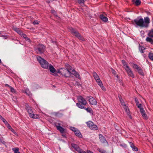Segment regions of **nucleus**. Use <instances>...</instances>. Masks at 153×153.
<instances>
[{"mask_svg": "<svg viewBox=\"0 0 153 153\" xmlns=\"http://www.w3.org/2000/svg\"><path fill=\"white\" fill-rule=\"evenodd\" d=\"M150 22V19L148 17H145L144 19L142 18H137L134 19L133 24L141 27H147Z\"/></svg>", "mask_w": 153, "mask_h": 153, "instance_id": "f257e3e1", "label": "nucleus"}, {"mask_svg": "<svg viewBox=\"0 0 153 153\" xmlns=\"http://www.w3.org/2000/svg\"><path fill=\"white\" fill-rule=\"evenodd\" d=\"M37 61L40 64L41 67L45 69H47L49 65L48 62L44 59L42 58L40 56H38L36 57Z\"/></svg>", "mask_w": 153, "mask_h": 153, "instance_id": "f03ea898", "label": "nucleus"}, {"mask_svg": "<svg viewBox=\"0 0 153 153\" xmlns=\"http://www.w3.org/2000/svg\"><path fill=\"white\" fill-rule=\"evenodd\" d=\"M70 32L73 35L75 36L80 40L84 41L85 39L76 30L72 27H70L69 28Z\"/></svg>", "mask_w": 153, "mask_h": 153, "instance_id": "7ed1b4c3", "label": "nucleus"}, {"mask_svg": "<svg viewBox=\"0 0 153 153\" xmlns=\"http://www.w3.org/2000/svg\"><path fill=\"white\" fill-rule=\"evenodd\" d=\"M92 74L93 77L97 82V83L98 85L100 86L102 90L104 91L105 90V88L104 87L98 75L95 71H94L93 72Z\"/></svg>", "mask_w": 153, "mask_h": 153, "instance_id": "20e7f679", "label": "nucleus"}, {"mask_svg": "<svg viewBox=\"0 0 153 153\" xmlns=\"http://www.w3.org/2000/svg\"><path fill=\"white\" fill-rule=\"evenodd\" d=\"M57 73L66 77L69 76L71 74L70 71L64 68H62L58 70Z\"/></svg>", "mask_w": 153, "mask_h": 153, "instance_id": "39448f33", "label": "nucleus"}, {"mask_svg": "<svg viewBox=\"0 0 153 153\" xmlns=\"http://www.w3.org/2000/svg\"><path fill=\"white\" fill-rule=\"evenodd\" d=\"M45 47L43 45H40L37 46V48L35 49L36 53L37 54L43 53L45 50Z\"/></svg>", "mask_w": 153, "mask_h": 153, "instance_id": "423d86ee", "label": "nucleus"}, {"mask_svg": "<svg viewBox=\"0 0 153 153\" xmlns=\"http://www.w3.org/2000/svg\"><path fill=\"white\" fill-rule=\"evenodd\" d=\"M124 69L128 76L131 77L132 78L134 77V75L133 71L128 65H126Z\"/></svg>", "mask_w": 153, "mask_h": 153, "instance_id": "0eeeda50", "label": "nucleus"}, {"mask_svg": "<svg viewBox=\"0 0 153 153\" xmlns=\"http://www.w3.org/2000/svg\"><path fill=\"white\" fill-rule=\"evenodd\" d=\"M86 124L92 130H96L98 129V127L97 126L94 124V123L91 121H90L86 122Z\"/></svg>", "mask_w": 153, "mask_h": 153, "instance_id": "6e6552de", "label": "nucleus"}, {"mask_svg": "<svg viewBox=\"0 0 153 153\" xmlns=\"http://www.w3.org/2000/svg\"><path fill=\"white\" fill-rule=\"evenodd\" d=\"M72 147L74 149L77 151L79 153H87L85 151H83L82 149H80L79 147L76 144L72 143L71 144Z\"/></svg>", "mask_w": 153, "mask_h": 153, "instance_id": "1a4fd4ad", "label": "nucleus"}, {"mask_svg": "<svg viewBox=\"0 0 153 153\" xmlns=\"http://www.w3.org/2000/svg\"><path fill=\"white\" fill-rule=\"evenodd\" d=\"M77 100L80 104L81 103L82 105H86L87 103V102L85 99L82 97L79 96L77 98Z\"/></svg>", "mask_w": 153, "mask_h": 153, "instance_id": "9d476101", "label": "nucleus"}, {"mask_svg": "<svg viewBox=\"0 0 153 153\" xmlns=\"http://www.w3.org/2000/svg\"><path fill=\"white\" fill-rule=\"evenodd\" d=\"M76 105L79 108L85 109L88 112L91 113L92 111V109L89 107L86 108L83 106L82 105L80 104L79 103H76Z\"/></svg>", "mask_w": 153, "mask_h": 153, "instance_id": "9b49d317", "label": "nucleus"}, {"mask_svg": "<svg viewBox=\"0 0 153 153\" xmlns=\"http://www.w3.org/2000/svg\"><path fill=\"white\" fill-rule=\"evenodd\" d=\"M89 102L90 104L92 105H96L97 104V101L93 97L90 96L88 97Z\"/></svg>", "mask_w": 153, "mask_h": 153, "instance_id": "f8f14e48", "label": "nucleus"}, {"mask_svg": "<svg viewBox=\"0 0 153 153\" xmlns=\"http://www.w3.org/2000/svg\"><path fill=\"white\" fill-rule=\"evenodd\" d=\"M139 108L140 110V112L141 114L143 119L145 120H147L148 119V117L143 108L142 107L140 108Z\"/></svg>", "mask_w": 153, "mask_h": 153, "instance_id": "ddd939ff", "label": "nucleus"}, {"mask_svg": "<svg viewBox=\"0 0 153 153\" xmlns=\"http://www.w3.org/2000/svg\"><path fill=\"white\" fill-rule=\"evenodd\" d=\"M60 124L59 123L58 125H56L55 126L57 129L61 133H63L65 132V129L62 127L60 126Z\"/></svg>", "mask_w": 153, "mask_h": 153, "instance_id": "4468645a", "label": "nucleus"}, {"mask_svg": "<svg viewBox=\"0 0 153 153\" xmlns=\"http://www.w3.org/2000/svg\"><path fill=\"white\" fill-rule=\"evenodd\" d=\"M99 136L100 141L102 143H107V141L104 136H103L101 134H99Z\"/></svg>", "mask_w": 153, "mask_h": 153, "instance_id": "2eb2a0df", "label": "nucleus"}, {"mask_svg": "<svg viewBox=\"0 0 153 153\" xmlns=\"http://www.w3.org/2000/svg\"><path fill=\"white\" fill-rule=\"evenodd\" d=\"M100 18L104 22H106L108 21V18L103 14H100Z\"/></svg>", "mask_w": 153, "mask_h": 153, "instance_id": "dca6fc26", "label": "nucleus"}, {"mask_svg": "<svg viewBox=\"0 0 153 153\" xmlns=\"http://www.w3.org/2000/svg\"><path fill=\"white\" fill-rule=\"evenodd\" d=\"M132 66L135 71H137V72L141 68L139 66L137 65L134 63L132 64Z\"/></svg>", "mask_w": 153, "mask_h": 153, "instance_id": "f3484780", "label": "nucleus"}, {"mask_svg": "<svg viewBox=\"0 0 153 153\" xmlns=\"http://www.w3.org/2000/svg\"><path fill=\"white\" fill-rule=\"evenodd\" d=\"M48 68L51 72L55 73L56 72V69H55L52 65H49Z\"/></svg>", "mask_w": 153, "mask_h": 153, "instance_id": "a211bd4d", "label": "nucleus"}, {"mask_svg": "<svg viewBox=\"0 0 153 153\" xmlns=\"http://www.w3.org/2000/svg\"><path fill=\"white\" fill-rule=\"evenodd\" d=\"M74 128V130H73V131H74L75 134L76 136L80 137H82V135L80 132L79 130H75L76 129L75 128Z\"/></svg>", "mask_w": 153, "mask_h": 153, "instance_id": "6ab92c4d", "label": "nucleus"}, {"mask_svg": "<svg viewBox=\"0 0 153 153\" xmlns=\"http://www.w3.org/2000/svg\"><path fill=\"white\" fill-rule=\"evenodd\" d=\"M26 109L29 114V116L30 117V116L33 114L30 107L29 106H28L26 108Z\"/></svg>", "mask_w": 153, "mask_h": 153, "instance_id": "aec40b11", "label": "nucleus"}, {"mask_svg": "<svg viewBox=\"0 0 153 153\" xmlns=\"http://www.w3.org/2000/svg\"><path fill=\"white\" fill-rule=\"evenodd\" d=\"M73 75L75 76L76 77L78 78L79 79H80V76L79 74L76 72L75 70H72V71Z\"/></svg>", "mask_w": 153, "mask_h": 153, "instance_id": "412c9836", "label": "nucleus"}, {"mask_svg": "<svg viewBox=\"0 0 153 153\" xmlns=\"http://www.w3.org/2000/svg\"><path fill=\"white\" fill-rule=\"evenodd\" d=\"M132 1L133 3H134L136 6H138L140 5L141 3L140 0H132Z\"/></svg>", "mask_w": 153, "mask_h": 153, "instance_id": "4be33fe9", "label": "nucleus"}, {"mask_svg": "<svg viewBox=\"0 0 153 153\" xmlns=\"http://www.w3.org/2000/svg\"><path fill=\"white\" fill-rule=\"evenodd\" d=\"M135 101L136 103V105L137 107L139 108H140L142 106V105L141 104H139V101L137 98H136L135 99Z\"/></svg>", "mask_w": 153, "mask_h": 153, "instance_id": "5701e85b", "label": "nucleus"}, {"mask_svg": "<svg viewBox=\"0 0 153 153\" xmlns=\"http://www.w3.org/2000/svg\"><path fill=\"white\" fill-rule=\"evenodd\" d=\"M146 41L152 44H153V39L150 37H147L146 39Z\"/></svg>", "mask_w": 153, "mask_h": 153, "instance_id": "b1692460", "label": "nucleus"}, {"mask_svg": "<svg viewBox=\"0 0 153 153\" xmlns=\"http://www.w3.org/2000/svg\"><path fill=\"white\" fill-rule=\"evenodd\" d=\"M65 68H66V69L67 70L69 71H72V70L73 69L72 68L71 66L69 65V64H66L65 65Z\"/></svg>", "mask_w": 153, "mask_h": 153, "instance_id": "393cba45", "label": "nucleus"}, {"mask_svg": "<svg viewBox=\"0 0 153 153\" xmlns=\"http://www.w3.org/2000/svg\"><path fill=\"white\" fill-rule=\"evenodd\" d=\"M138 72L140 75L143 76H144V74L143 71V70L141 68H140V70L138 71Z\"/></svg>", "mask_w": 153, "mask_h": 153, "instance_id": "a878e982", "label": "nucleus"}, {"mask_svg": "<svg viewBox=\"0 0 153 153\" xmlns=\"http://www.w3.org/2000/svg\"><path fill=\"white\" fill-rule=\"evenodd\" d=\"M30 117L33 119H38L39 118V116L37 114H33L31 115L30 116Z\"/></svg>", "mask_w": 153, "mask_h": 153, "instance_id": "bb28decb", "label": "nucleus"}, {"mask_svg": "<svg viewBox=\"0 0 153 153\" xmlns=\"http://www.w3.org/2000/svg\"><path fill=\"white\" fill-rule=\"evenodd\" d=\"M148 35L151 37H153V30H151L149 31Z\"/></svg>", "mask_w": 153, "mask_h": 153, "instance_id": "cd10ccee", "label": "nucleus"}, {"mask_svg": "<svg viewBox=\"0 0 153 153\" xmlns=\"http://www.w3.org/2000/svg\"><path fill=\"white\" fill-rule=\"evenodd\" d=\"M13 29L17 33L19 32L21 30L19 28L16 27H13Z\"/></svg>", "mask_w": 153, "mask_h": 153, "instance_id": "c85d7f7f", "label": "nucleus"}, {"mask_svg": "<svg viewBox=\"0 0 153 153\" xmlns=\"http://www.w3.org/2000/svg\"><path fill=\"white\" fill-rule=\"evenodd\" d=\"M13 150L14 151L15 153H18L19 152V149L18 148H13Z\"/></svg>", "mask_w": 153, "mask_h": 153, "instance_id": "c756f323", "label": "nucleus"}, {"mask_svg": "<svg viewBox=\"0 0 153 153\" xmlns=\"http://www.w3.org/2000/svg\"><path fill=\"white\" fill-rule=\"evenodd\" d=\"M0 119L3 121L5 124H7V122L1 115H0Z\"/></svg>", "mask_w": 153, "mask_h": 153, "instance_id": "7c9ffc66", "label": "nucleus"}, {"mask_svg": "<svg viewBox=\"0 0 153 153\" xmlns=\"http://www.w3.org/2000/svg\"><path fill=\"white\" fill-rule=\"evenodd\" d=\"M124 108L125 110V111L127 114L129 112V110L128 108V106L127 105L126 106L123 107Z\"/></svg>", "mask_w": 153, "mask_h": 153, "instance_id": "2f4dec72", "label": "nucleus"}, {"mask_svg": "<svg viewBox=\"0 0 153 153\" xmlns=\"http://www.w3.org/2000/svg\"><path fill=\"white\" fill-rule=\"evenodd\" d=\"M149 58L152 60L153 61V54L152 53H150L149 54Z\"/></svg>", "mask_w": 153, "mask_h": 153, "instance_id": "473e14b6", "label": "nucleus"}, {"mask_svg": "<svg viewBox=\"0 0 153 153\" xmlns=\"http://www.w3.org/2000/svg\"><path fill=\"white\" fill-rule=\"evenodd\" d=\"M122 63L123 65V68H124L126 67V65H128V64L124 60H122Z\"/></svg>", "mask_w": 153, "mask_h": 153, "instance_id": "72a5a7b5", "label": "nucleus"}, {"mask_svg": "<svg viewBox=\"0 0 153 153\" xmlns=\"http://www.w3.org/2000/svg\"><path fill=\"white\" fill-rule=\"evenodd\" d=\"M139 49L140 51L142 53H143V51L145 49V48L143 47H142L140 45L139 47Z\"/></svg>", "mask_w": 153, "mask_h": 153, "instance_id": "f704fd0d", "label": "nucleus"}, {"mask_svg": "<svg viewBox=\"0 0 153 153\" xmlns=\"http://www.w3.org/2000/svg\"><path fill=\"white\" fill-rule=\"evenodd\" d=\"M98 150L101 153H106V151L102 149H98Z\"/></svg>", "mask_w": 153, "mask_h": 153, "instance_id": "c9c22d12", "label": "nucleus"}, {"mask_svg": "<svg viewBox=\"0 0 153 153\" xmlns=\"http://www.w3.org/2000/svg\"><path fill=\"white\" fill-rule=\"evenodd\" d=\"M118 97L119 99V100L120 102V103L121 102H123L124 101L123 100L121 96V95H118Z\"/></svg>", "mask_w": 153, "mask_h": 153, "instance_id": "e433bc0d", "label": "nucleus"}, {"mask_svg": "<svg viewBox=\"0 0 153 153\" xmlns=\"http://www.w3.org/2000/svg\"><path fill=\"white\" fill-rule=\"evenodd\" d=\"M11 91L13 93H16V91L15 90V89L12 87H10V88Z\"/></svg>", "mask_w": 153, "mask_h": 153, "instance_id": "4c0bfd02", "label": "nucleus"}, {"mask_svg": "<svg viewBox=\"0 0 153 153\" xmlns=\"http://www.w3.org/2000/svg\"><path fill=\"white\" fill-rule=\"evenodd\" d=\"M78 2L80 4H84V0H77Z\"/></svg>", "mask_w": 153, "mask_h": 153, "instance_id": "58836bf2", "label": "nucleus"}, {"mask_svg": "<svg viewBox=\"0 0 153 153\" xmlns=\"http://www.w3.org/2000/svg\"><path fill=\"white\" fill-rule=\"evenodd\" d=\"M39 22H40L38 20H35L33 22V25H39Z\"/></svg>", "mask_w": 153, "mask_h": 153, "instance_id": "ea45409f", "label": "nucleus"}, {"mask_svg": "<svg viewBox=\"0 0 153 153\" xmlns=\"http://www.w3.org/2000/svg\"><path fill=\"white\" fill-rule=\"evenodd\" d=\"M111 71L112 73L114 75H116L117 74V73L116 71H115L114 69L113 68H111Z\"/></svg>", "mask_w": 153, "mask_h": 153, "instance_id": "a19ab883", "label": "nucleus"}, {"mask_svg": "<svg viewBox=\"0 0 153 153\" xmlns=\"http://www.w3.org/2000/svg\"><path fill=\"white\" fill-rule=\"evenodd\" d=\"M132 148L133 150L135 151H137L138 150V148L137 147L135 146H133Z\"/></svg>", "mask_w": 153, "mask_h": 153, "instance_id": "79ce46f5", "label": "nucleus"}, {"mask_svg": "<svg viewBox=\"0 0 153 153\" xmlns=\"http://www.w3.org/2000/svg\"><path fill=\"white\" fill-rule=\"evenodd\" d=\"M3 137H0V142L3 144H4L5 142L3 140Z\"/></svg>", "mask_w": 153, "mask_h": 153, "instance_id": "37998d69", "label": "nucleus"}, {"mask_svg": "<svg viewBox=\"0 0 153 153\" xmlns=\"http://www.w3.org/2000/svg\"><path fill=\"white\" fill-rule=\"evenodd\" d=\"M7 125V127L9 129H10L12 128L11 127V126H10V125L8 123H7V124H6Z\"/></svg>", "mask_w": 153, "mask_h": 153, "instance_id": "c03bdc74", "label": "nucleus"}, {"mask_svg": "<svg viewBox=\"0 0 153 153\" xmlns=\"http://www.w3.org/2000/svg\"><path fill=\"white\" fill-rule=\"evenodd\" d=\"M121 103L122 106L123 107H124V106H126L127 105L125 103L124 101H123V103L121 102Z\"/></svg>", "mask_w": 153, "mask_h": 153, "instance_id": "a18cd8bd", "label": "nucleus"}, {"mask_svg": "<svg viewBox=\"0 0 153 153\" xmlns=\"http://www.w3.org/2000/svg\"><path fill=\"white\" fill-rule=\"evenodd\" d=\"M21 36L23 37L24 39L26 38V37H27V35L24 33H23L22 35Z\"/></svg>", "mask_w": 153, "mask_h": 153, "instance_id": "49530a36", "label": "nucleus"}, {"mask_svg": "<svg viewBox=\"0 0 153 153\" xmlns=\"http://www.w3.org/2000/svg\"><path fill=\"white\" fill-rule=\"evenodd\" d=\"M129 145L131 148H132L133 146H134V145L131 142H129Z\"/></svg>", "mask_w": 153, "mask_h": 153, "instance_id": "de8ad7c7", "label": "nucleus"}, {"mask_svg": "<svg viewBox=\"0 0 153 153\" xmlns=\"http://www.w3.org/2000/svg\"><path fill=\"white\" fill-rule=\"evenodd\" d=\"M26 40L28 41V42H31V40L30 38L27 37H26V38H25Z\"/></svg>", "mask_w": 153, "mask_h": 153, "instance_id": "09e8293b", "label": "nucleus"}, {"mask_svg": "<svg viewBox=\"0 0 153 153\" xmlns=\"http://www.w3.org/2000/svg\"><path fill=\"white\" fill-rule=\"evenodd\" d=\"M23 32H22V31L21 30L18 33V34H19L21 36H22V34H23Z\"/></svg>", "mask_w": 153, "mask_h": 153, "instance_id": "8fccbe9b", "label": "nucleus"}, {"mask_svg": "<svg viewBox=\"0 0 153 153\" xmlns=\"http://www.w3.org/2000/svg\"><path fill=\"white\" fill-rule=\"evenodd\" d=\"M10 130L14 133L16 132L15 130L12 128Z\"/></svg>", "mask_w": 153, "mask_h": 153, "instance_id": "3c124183", "label": "nucleus"}, {"mask_svg": "<svg viewBox=\"0 0 153 153\" xmlns=\"http://www.w3.org/2000/svg\"><path fill=\"white\" fill-rule=\"evenodd\" d=\"M2 37H3L4 38V39H7V36H4V35H3L2 36Z\"/></svg>", "mask_w": 153, "mask_h": 153, "instance_id": "603ef678", "label": "nucleus"}, {"mask_svg": "<svg viewBox=\"0 0 153 153\" xmlns=\"http://www.w3.org/2000/svg\"><path fill=\"white\" fill-rule=\"evenodd\" d=\"M5 86L6 87H8L9 88H10V87H11V86L9 85L8 84H6L5 85Z\"/></svg>", "mask_w": 153, "mask_h": 153, "instance_id": "864d4df0", "label": "nucleus"}, {"mask_svg": "<svg viewBox=\"0 0 153 153\" xmlns=\"http://www.w3.org/2000/svg\"><path fill=\"white\" fill-rule=\"evenodd\" d=\"M62 136L64 137H65L66 134L64 133H62Z\"/></svg>", "mask_w": 153, "mask_h": 153, "instance_id": "5fc2aeb1", "label": "nucleus"}, {"mask_svg": "<svg viewBox=\"0 0 153 153\" xmlns=\"http://www.w3.org/2000/svg\"><path fill=\"white\" fill-rule=\"evenodd\" d=\"M87 153H93L92 152H91L90 151H87Z\"/></svg>", "mask_w": 153, "mask_h": 153, "instance_id": "6e6d98bb", "label": "nucleus"}, {"mask_svg": "<svg viewBox=\"0 0 153 153\" xmlns=\"http://www.w3.org/2000/svg\"><path fill=\"white\" fill-rule=\"evenodd\" d=\"M51 11L52 13H56V12L54 10H51Z\"/></svg>", "mask_w": 153, "mask_h": 153, "instance_id": "4d7b16f0", "label": "nucleus"}, {"mask_svg": "<svg viewBox=\"0 0 153 153\" xmlns=\"http://www.w3.org/2000/svg\"><path fill=\"white\" fill-rule=\"evenodd\" d=\"M116 77L118 79L119 78V76L118 75H116Z\"/></svg>", "mask_w": 153, "mask_h": 153, "instance_id": "13d9d810", "label": "nucleus"}, {"mask_svg": "<svg viewBox=\"0 0 153 153\" xmlns=\"http://www.w3.org/2000/svg\"><path fill=\"white\" fill-rule=\"evenodd\" d=\"M1 59H0V63H1Z\"/></svg>", "mask_w": 153, "mask_h": 153, "instance_id": "bf43d9fd", "label": "nucleus"}, {"mask_svg": "<svg viewBox=\"0 0 153 153\" xmlns=\"http://www.w3.org/2000/svg\"><path fill=\"white\" fill-rule=\"evenodd\" d=\"M53 87H56L55 86H54V85H53Z\"/></svg>", "mask_w": 153, "mask_h": 153, "instance_id": "052dcab7", "label": "nucleus"}, {"mask_svg": "<svg viewBox=\"0 0 153 153\" xmlns=\"http://www.w3.org/2000/svg\"><path fill=\"white\" fill-rule=\"evenodd\" d=\"M25 93H26V94H27V92L26 91L25 92Z\"/></svg>", "mask_w": 153, "mask_h": 153, "instance_id": "680f3d73", "label": "nucleus"}, {"mask_svg": "<svg viewBox=\"0 0 153 153\" xmlns=\"http://www.w3.org/2000/svg\"><path fill=\"white\" fill-rule=\"evenodd\" d=\"M25 93H26V94H27V92L26 91L25 92Z\"/></svg>", "mask_w": 153, "mask_h": 153, "instance_id": "e2e57ef3", "label": "nucleus"}, {"mask_svg": "<svg viewBox=\"0 0 153 153\" xmlns=\"http://www.w3.org/2000/svg\"><path fill=\"white\" fill-rule=\"evenodd\" d=\"M18 153H20V152H18Z\"/></svg>", "mask_w": 153, "mask_h": 153, "instance_id": "0e129e2a", "label": "nucleus"}]
</instances>
